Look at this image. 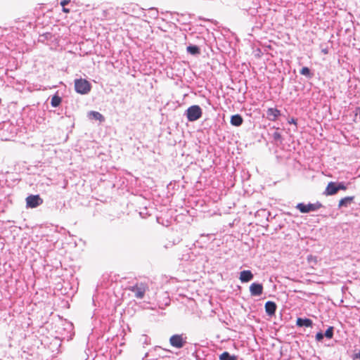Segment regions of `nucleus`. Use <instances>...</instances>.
Segmentation results:
<instances>
[{
    "label": "nucleus",
    "mask_w": 360,
    "mask_h": 360,
    "mask_svg": "<svg viewBox=\"0 0 360 360\" xmlns=\"http://www.w3.org/2000/svg\"><path fill=\"white\" fill-rule=\"evenodd\" d=\"M129 290L135 293V297L138 299L143 298L146 292L148 290V287L145 283H136L134 286L129 288Z\"/></svg>",
    "instance_id": "7ed1b4c3"
},
{
    "label": "nucleus",
    "mask_w": 360,
    "mask_h": 360,
    "mask_svg": "<svg viewBox=\"0 0 360 360\" xmlns=\"http://www.w3.org/2000/svg\"><path fill=\"white\" fill-rule=\"evenodd\" d=\"M253 278V274L250 270L242 271L240 274V280L242 283H247L251 281Z\"/></svg>",
    "instance_id": "9d476101"
},
{
    "label": "nucleus",
    "mask_w": 360,
    "mask_h": 360,
    "mask_svg": "<svg viewBox=\"0 0 360 360\" xmlns=\"http://www.w3.org/2000/svg\"><path fill=\"white\" fill-rule=\"evenodd\" d=\"M300 74L307 77H311L310 70L307 67H304L300 70Z\"/></svg>",
    "instance_id": "aec40b11"
},
{
    "label": "nucleus",
    "mask_w": 360,
    "mask_h": 360,
    "mask_svg": "<svg viewBox=\"0 0 360 360\" xmlns=\"http://www.w3.org/2000/svg\"><path fill=\"white\" fill-rule=\"evenodd\" d=\"M354 200V196H347L343 198L340 200L338 203V207L340 208L342 207H347L349 204H351Z\"/></svg>",
    "instance_id": "ddd939ff"
},
{
    "label": "nucleus",
    "mask_w": 360,
    "mask_h": 360,
    "mask_svg": "<svg viewBox=\"0 0 360 360\" xmlns=\"http://www.w3.org/2000/svg\"><path fill=\"white\" fill-rule=\"evenodd\" d=\"M265 310L267 314L274 315L276 310V304L274 302L268 301L265 304Z\"/></svg>",
    "instance_id": "9b49d317"
},
{
    "label": "nucleus",
    "mask_w": 360,
    "mask_h": 360,
    "mask_svg": "<svg viewBox=\"0 0 360 360\" xmlns=\"http://www.w3.org/2000/svg\"><path fill=\"white\" fill-rule=\"evenodd\" d=\"M288 122L290 124H294L295 125L297 124V122H296V120L294 118H292L290 120L288 121Z\"/></svg>",
    "instance_id": "b1692460"
},
{
    "label": "nucleus",
    "mask_w": 360,
    "mask_h": 360,
    "mask_svg": "<svg viewBox=\"0 0 360 360\" xmlns=\"http://www.w3.org/2000/svg\"><path fill=\"white\" fill-rule=\"evenodd\" d=\"M202 114V109L197 105L189 107L186 110V117L190 122H194L198 120L201 117Z\"/></svg>",
    "instance_id": "f03ea898"
},
{
    "label": "nucleus",
    "mask_w": 360,
    "mask_h": 360,
    "mask_svg": "<svg viewBox=\"0 0 360 360\" xmlns=\"http://www.w3.org/2000/svg\"><path fill=\"white\" fill-rule=\"evenodd\" d=\"M88 115L90 119L98 120L101 122H104L105 120L104 117L100 112L96 111H91L89 112Z\"/></svg>",
    "instance_id": "4468645a"
},
{
    "label": "nucleus",
    "mask_w": 360,
    "mask_h": 360,
    "mask_svg": "<svg viewBox=\"0 0 360 360\" xmlns=\"http://www.w3.org/2000/svg\"><path fill=\"white\" fill-rule=\"evenodd\" d=\"M266 115L268 120L271 121H276L281 115V112L276 108H269L266 111Z\"/></svg>",
    "instance_id": "6e6552de"
},
{
    "label": "nucleus",
    "mask_w": 360,
    "mask_h": 360,
    "mask_svg": "<svg viewBox=\"0 0 360 360\" xmlns=\"http://www.w3.org/2000/svg\"><path fill=\"white\" fill-rule=\"evenodd\" d=\"M70 2V0H62L60 1V5L64 7L65 5L68 4Z\"/></svg>",
    "instance_id": "5701e85b"
},
{
    "label": "nucleus",
    "mask_w": 360,
    "mask_h": 360,
    "mask_svg": "<svg viewBox=\"0 0 360 360\" xmlns=\"http://www.w3.org/2000/svg\"><path fill=\"white\" fill-rule=\"evenodd\" d=\"M323 334L321 332L318 333L316 335V340L317 341H321L323 338Z\"/></svg>",
    "instance_id": "4be33fe9"
},
{
    "label": "nucleus",
    "mask_w": 360,
    "mask_h": 360,
    "mask_svg": "<svg viewBox=\"0 0 360 360\" xmlns=\"http://www.w3.org/2000/svg\"><path fill=\"white\" fill-rule=\"evenodd\" d=\"M243 121V117L240 115H234L231 117V124L236 127L240 126Z\"/></svg>",
    "instance_id": "2eb2a0df"
},
{
    "label": "nucleus",
    "mask_w": 360,
    "mask_h": 360,
    "mask_svg": "<svg viewBox=\"0 0 360 360\" xmlns=\"http://www.w3.org/2000/svg\"><path fill=\"white\" fill-rule=\"evenodd\" d=\"M187 51L192 55H197L200 53V49L197 46H188Z\"/></svg>",
    "instance_id": "f3484780"
},
{
    "label": "nucleus",
    "mask_w": 360,
    "mask_h": 360,
    "mask_svg": "<svg viewBox=\"0 0 360 360\" xmlns=\"http://www.w3.org/2000/svg\"><path fill=\"white\" fill-rule=\"evenodd\" d=\"M324 335L328 338L330 339L333 338V327L330 326L329 327L325 332Z\"/></svg>",
    "instance_id": "6ab92c4d"
},
{
    "label": "nucleus",
    "mask_w": 360,
    "mask_h": 360,
    "mask_svg": "<svg viewBox=\"0 0 360 360\" xmlns=\"http://www.w3.org/2000/svg\"><path fill=\"white\" fill-rule=\"evenodd\" d=\"M337 184L335 182L330 181L328 184L324 195H333L338 193Z\"/></svg>",
    "instance_id": "1a4fd4ad"
},
{
    "label": "nucleus",
    "mask_w": 360,
    "mask_h": 360,
    "mask_svg": "<svg viewBox=\"0 0 360 360\" xmlns=\"http://www.w3.org/2000/svg\"><path fill=\"white\" fill-rule=\"evenodd\" d=\"M274 136L275 139H278L281 137V135H280V134L276 132V133H274Z\"/></svg>",
    "instance_id": "a878e982"
},
{
    "label": "nucleus",
    "mask_w": 360,
    "mask_h": 360,
    "mask_svg": "<svg viewBox=\"0 0 360 360\" xmlns=\"http://www.w3.org/2000/svg\"><path fill=\"white\" fill-rule=\"evenodd\" d=\"M250 291L252 296H259L263 292V285L260 283H253L250 286Z\"/></svg>",
    "instance_id": "0eeeda50"
},
{
    "label": "nucleus",
    "mask_w": 360,
    "mask_h": 360,
    "mask_svg": "<svg viewBox=\"0 0 360 360\" xmlns=\"http://www.w3.org/2000/svg\"><path fill=\"white\" fill-rule=\"evenodd\" d=\"M61 103V98L57 95H55L51 98V105L53 107H57Z\"/></svg>",
    "instance_id": "a211bd4d"
},
{
    "label": "nucleus",
    "mask_w": 360,
    "mask_h": 360,
    "mask_svg": "<svg viewBox=\"0 0 360 360\" xmlns=\"http://www.w3.org/2000/svg\"><path fill=\"white\" fill-rule=\"evenodd\" d=\"M43 199L39 195H30L26 198L27 207L35 208L43 203Z\"/></svg>",
    "instance_id": "423d86ee"
},
{
    "label": "nucleus",
    "mask_w": 360,
    "mask_h": 360,
    "mask_svg": "<svg viewBox=\"0 0 360 360\" xmlns=\"http://www.w3.org/2000/svg\"><path fill=\"white\" fill-rule=\"evenodd\" d=\"M63 11L65 13H70V9L68 8H66L65 6L63 7Z\"/></svg>",
    "instance_id": "393cba45"
},
{
    "label": "nucleus",
    "mask_w": 360,
    "mask_h": 360,
    "mask_svg": "<svg viewBox=\"0 0 360 360\" xmlns=\"http://www.w3.org/2000/svg\"><path fill=\"white\" fill-rule=\"evenodd\" d=\"M337 188L338 191L340 190L345 191L347 189V187L345 186L344 183L341 182L337 184Z\"/></svg>",
    "instance_id": "412c9836"
},
{
    "label": "nucleus",
    "mask_w": 360,
    "mask_h": 360,
    "mask_svg": "<svg viewBox=\"0 0 360 360\" xmlns=\"http://www.w3.org/2000/svg\"><path fill=\"white\" fill-rule=\"evenodd\" d=\"M220 360H236V356H231L228 352H224L219 356Z\"/></svg>",
    "instance_id": "dca6fc26"
},
{
    "label": "nucleus",
    "mask_w": 360,
    "mask_h": 360,
    "mask_svg": "<svg viewBox=\"0 0 360 360\" xmlns=\"http://www.w3.org/2000/svg\"><path fill=\"white\" fill-rule=\"evenodd\" d=\"M297 326L299 327H311L312 326V321L309 319H302L298 318L296 321Z\"/></svg>",
    "instance_id": "f8f14e48"
},
{
    "label": "nucleus",
    "mask_w": 360,
    "mask_h": 360,
    "mask_svg": "<svg viewBox=\"0 0 360 360\" xmlns=\"http://www.w3.org/2000/svg\"><path fill=\"white\" fill-rule=\"evenodd\" d=\"M75 89L80 94H86L91 91V85L84 79H78L75 81Z\"/></svg>",
    "instance_id": "f257e3e1"
},
{
    "label": "nucleus",
    "mask_w": 360,
    "mask_h": 360,
    "mask_svg": "<svg viewBox=\"0 0 360 360\" xmlns=\"http://www.w3.org/2000/svg\"><path fill=\"white\" fill-rule=\"evenodd\" d=\"M169 343L176 348H182L186 343V338L183 335H174L169 338Z\"/></svg>",
    "instance_id": "39448f33"
},
{
    "label": "nucleus",
    "mask_w": 360,
    "mask_h": 360,
    "mask_svg": "<svg viewBox=\"0 0 360 360\" xmlns=\"http://www.w3.org/2000/svg\"><path fill=\"white\" fill-rule=\"evenodd\" d=\"M322 207L321 203L317 202L316 203H309V204H304V203H298L296 205V208L300 210L302 213H309L310 212H314L316 210H318Z\"/></svg>",
    "instance_id": "20e7f679"
}]
</instances>
